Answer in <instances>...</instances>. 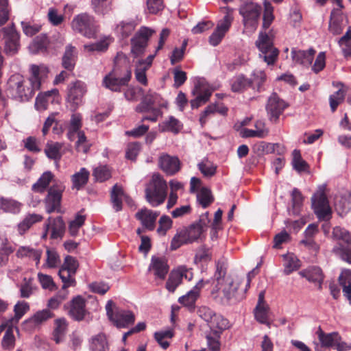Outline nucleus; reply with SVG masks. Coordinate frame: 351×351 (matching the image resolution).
I'll return each instance as SVG.
<instances>
[{"mask_svg": "<svg viewBox=\"0 0 351 351\" xmlns=\"http://www.w3.org/2000/svg\"><path fill=\"white\" fill-rule=\"evenodd\" d=\"M226 265L224 261L217 262L211 295L217 302L223 305H232L244 298L245 292L250 287L251 279L254 276V270L248 273L245 288L243 291H239V288L242 279L238 276H226Z\"/></svg>", "mask_w": 351, "mask_h": 351, "instance_id": "f257e3e1", "label": "nucleus"}, {"mask_svg": "<svg viewBox=\"0 0 351 351\" xmlns=\"http://www.w3.org/2000/svg\"><path fill=\"white\" fill-rule=\"evenodd\" d=\"M210 222L209 213L206 212L197 221L178 230L171 240V249L175 250L183 245L202 241Z\"/></svg>", "mask_w": 351, "mask_h": 351, "instance_id": "f03ea898", "label": "nucleus"}, {"mask_svg": "<svg viewBox=\"0 0 351 351\" xmlns=\"http://www.w3.org/2000/svg\"><path fill=\"white\" fill-rule=\"evenodd\" d=\"M114 67L112 71L103 79V86L112 91H120L131 79L132 73L128 69L127 56L119 52L114 58Z\"/></svg>", "mask_w": 351, "mask_h": 351, "instance_id": "7ed1b4c3", "label": "nucleus"}, {"mask_svg": "<svg viewBox=\"0 0 351 351\" xmlns=\"http://www.w3.org/2000/svg\"><path fill=\"white\" fill-rule=\"evenodd\" d=\"M31 75L27 79H19L16 83L17 97L21 101H28L41 86L42 80L47 77L48 69L44 65H32Z\"/></svg>", "mask_w": 351, "mask_h": 351, "instance_id": "20e7f679", "label": "nucleus"}, {"mask_svg": "<svg viewBox=\"0 0 351 351\" xmlns=\"http://www.w3.org/2000/svg\"><path fill=\"white\" fill-rule=\"evenodd\" d=\"M167 195V184L162 176L154 173L145 186V197L147 202L153 207L164 203Z\"/></svg>", "mask_w": 351, "mask_h": 351, "instance_id": "39448f33", "label": "nucleus"}, {"mask_svg": "<svg viewBox=\"0 0 351 351\" xmlns=\"http://www.w3.org/2000/svg\"><path fill=\"white\" fill-rule=\"evenodd\" d=\"M261 7L256 3L249 2L241 5L239 9L243 17L244 32L253 33L258 25Z\"/></svg>", "mask_w": 351, "mask_h": 351, "instance_id": "423d86ee", "label": "nucleus"}, {"mask_svg": "<svg viewBox=\"0 0 351 351\" xmlns=\"http://www.w3.org/2000/svg\"><path fill=\"white\" fill-rule=\"evenodd\" d=\"M256 46L260 51L259 57L268 66L275 64L278 57L279 51L274 46L273 39L271 36L266 33L261 32L256 41Z\"/></svg>", "mask_w": 351, "mask_h": 351, "instance_id": "0eeeda50", "label": "nucleus"}, {"mask_svg": "<svg viewBox=\"0 0 351 351\" xmlns=\"http://www.w3.org/2000/svg\"><path fill=\"white\" fill-rule=\"evenodd\" d=\"M71 27L73 32L88 38H94L97 32L94 18L86 13L75 16L71 23Z\"/></svg>", "mask_w": 351, "mask_h": 351, "instance_id": "6e6552de", "label": "nucleus"}, {"mask_svg": "<svg viewBox=\"0 0 351 351\" xmlns=\"http://www.w3.org/2000/svg\"><path fill=\"white\" fill-rule=\"evenodd\" d=\"M78 267L79 263L75 258L71 256L65 257L64 263L58 272V275L63 282V289L75 286L76 281L74 276Z\"/></svg>", "mask_w": 351, "mask_h": 351, "instance_id": "1a4fd4ad", "label": "nucleus"}, {"mask_svg": "<svg viewBox=\"0 0 351 351\" xmlns=\"http://www.w3.org/2000/svg\"><path fill=\"white\" fill-rule=\"evenodd\" d=\"M326 186H320L317 191L311 197L312 207L319 219L329 218L331 215V208L325 194Z\"/></svg>", "mask_w": 351, "mask_h": 351, "instance_id": "9d476101", "label": "nucleus"}, {"mask_svg": "<svg viewBox=\"0 0 351 351\" xmlns=\"http://www.w3.org/2000/svg\"><path fill=\"white\" fill-rule=\"evenodd\" d=\"M199 316L204 319L215 333L220 332L228 326V322L220 315L207 306H201L198 310Z\"/></svg>", "mask_w": 351, "mask_h": 351, "instance_id": "9b49d317", "label": "nucleus"}, {"mask_svg": "<svg viewBox=\"0 0 351 351\" xmlns=\"http://www.w3.org/2000/svg\"><path fill=\"white\" fill-rule=\"evenodd\" d=\"M114 303L109 300L106 305V310L109 319L118 328H126L134 322V315L128 311L118 310L115 313L112 311Z\"/></svg>", "mask_w": 351, "mask_h": 351, "instance_id": "f8f14e48", "label": "nucleus"}, {"mask_svg": "<svg viewBox=\"0 0 351 351\" xmlns=\"http://www.w3.org/2000/svg\"><path fill=\"white\" fill-rule=\"evenodd\" d=\"M0 37L5 39V51L8 54H14L19 48V34L14 25L0 29Z\"/></svg>", "mask_w": 351, "mask_h": 351, "instance_id": "ddd939ff", "label": "nucleus"}, {"mask_svg": "<svg viewBox=\"0 0 351 351\" xmlns=\"http://www.w3.org/2000/svg\"><path fill=\"white\" fill-rule=\"evenodd\" d=\"M63 190V186L58 184H53L49 189L45 200L46 211L48 213L60 211V203Z\"/></svg>", "mask_w": 351, "mask_h": 351, "instance_id": "4468645a", "label": "nucleus"}, {"mask_svg": "<svg viewBox=\"0 0 351 351\" xmlns=\"http://www.w3.org/2000/svg\"><path fill=\"white\" fill-rule=\"evenodd\" d=\"M288 106L287 104L281 99L276 93H273L268 99L266 110L271 121L276 122L280 115Z\"/></svg>", "mask_w": 351, "mask_h": 351, "instance_id": "2eb2a0df", "label": "nucleus"}, {"mask_svg": "<svg viewBox=\"0 0 351 351\" xmlns=\"http://www.w3.org/2000/svg\"><path fill=\"white\" fill-rule=\"evenodd\" d=\"M317 1L323 5L326 0H317ZM333 1L337 3L339 8L334 9L331 12L328 29L333 35H339L343 30V16L341 12L343 5L341 0H333Z\"/></svg>", "mask_w": 351, "mask_h": 351, "instance_id": "dca6fc26", "label": "nucleus"}, {"mask_svg": "<svg viewBox=\"0 0 351 351\" xmlns=\"http://www.w3.org/2000/svg\"><path fill=\"white\" fill-rule=\"evenodd\" d=\"M64 230V223L62 217L55 219L49 217L45 226V232L42 236L43 239L47 238L49 232H51V238L58 239L62 236Z\"/></svg>", "mask_w": 351, "mask_h": 351, "instance_id": "f3484780", "label": "nucleus"}, {"mask_svg": "<svg viewBox=\"0 0 351 351\" xmlns=\"http://www.w3.org/2000/svg\"><path fill=\"white\" fill-rule=\"evenodd\" d=\"M160 168L168 175H174L180 169V161L177 156L162 154L158 160Z\"/></svg>", "mask_w": 351, "mask_h": 351, "instance_id": "a211bd4d", "label": "nucleus"}, {"mask_svg": "<svg viewBox=\"0 0 351 351\" xmlns=\"http://www.w3.org/2000/svg\"><path fill=\"white\" fill-rule=\"evenodd\" d=\"M86 92V84L81 81H76L70 84L68 93V101L73 104L75 108L82 101Z\"/></svg>", "mask_w": 351, "mask_h": 351, "instance_id": "6ab92c4d", "label": "nucleus"}, {"mask_svg": "<svg viewBox=\"0 0 351 351\" xmlns=\"http://www.w3.org/2000/svg\"><path fill=\"white\" fill-rule=\"evenodd\" d=\"M159 212L154 211L147 208L141 209L135 215L136 218L141 221L142 226L149 230L154 229L156 221Z\"/></svg>", "mask_w": 351, "mask_h": 351, "instance_id": "aec40b11", "label": "nucleus"}, {"mask_svg": "<svg viewBox=\"0 0 351 351\" xmlns=\"http://www.w3.org/2000/svg\"><path fill=\"white\" fill-rule=\"evenodd\" d=\"M125 199L126 202L130 205H133V202L123 192L122 186L115 184L111 191L110 199L112 207L115 211L118 212L122 209V201Z\"/></svg>", "mask_w": 351, "mask_h": 351, "instance_id": "412c9836", "label": "nucleus"}, {"mask_svg": "<svg viewBox=\"0 0 351 351\" xmlns=\"http://www.w3.org/2000/svg\"><path fill=\"white\" fill-rule=\"evenodd\" d=\"M205 282L200 280L186 295L179 298L178 302L185 306L193 308L195 303L199 295L201 289L204 287Z\"/></svg>", "mask_w": 351, "mask_h": 351, "instance_id": "4be33fe9", "label": "nucleus"}, {"mask_svg": "<svg viewBox=\"0 0 351 351\" xmlns=\"http://www.w3.org/2000/svg\"><path fill=\"white\" fill-rule=\"evenodd\" d=\"M149 269L157 278L163 280L169 271V265L165 258L152 256Z\"/></svg>", "mask_w": 351, "mask_h": 351, "instance_id": "5701e85b", "label": "nucleus"}, {"mask_svg": "<svg viewBox=\"0 0 351 351\" xmlns=\"http://www.w3.org/2000/svg\"><path fill=\"white\" fill-rule=\"evenodd\" d=\"M90 351H110V345L106 335L99 333L93 336L89 340Z\"/></svg>", "mask_w": 351, "mask_h": 351, "instance_id": "b1692460", "label": "nucleus"}, {"mask_svg": "<svg viewBox=\"0 0 351 351\" xmlns=\"http://www.w3.org/2000/svg\"><path fill=\"white\" fill-rule=\"evenodd\" d=\"M315 53V51L313 49H309L306 51L293 50L291 56L295 63L308 66L312 64Z\"/></svg>", "mask_w": 351, "mask_h": 351, "instance_id": "393cba45", "label": "nucleus"}, {"mask_svg": "<svg viewBox=\"0 0 351 351\" xmlns=\"http://www.w3.org/2000/svg\"><path fill=\"white\" fill-rule=\"evenodd\" d=\"M43 251L40 249L34 248L29 246L20 247L17 252L16 256L19 258H28L36 262V265L40 263Z\"/></svg>", "mask_w": 351, "mask_h": 351, "instance_id": "a878e982", "label": "nucleus"}, {"mask_svg": "<svg viewBox=\"0 0 351 351\" xmlns=\"http://www.w3.org/2000/svg\"><path fill=\"white\" fill-rule=\"evenodd\" d=\"M70 315L75 320H82L86 314L85 302L83 298L78 296L72 300Z\"/></svg>", "mask_w": 351, "mask_h": 351, "instance_id": "bb28decb", "label": "nucleus"}, {"mask_svg": "<svg viewBox=\"0 0 351 351\" xmlns=\"http://www.w3.org/2000/svg\"><path fill=\"white\" fill-rule=\"evenodd\" d=\"M284 273L286 275L291 274L301 267L299 258L293 253H287L282 256Z\"/></svg>", "mask_w": 351, "mask_h": 351, "instance_id": "cd10ccee", "label": "nucleus"}, {"mask_svg": "<svg viewBox=\"0 0 351 351\" xmlns=\"http://www.w3.org/2000/svg\"><path fill=\"white\" fill-rule=\"evenodd\" d=\"M52 313L48 309L36 313L31 318L24 322L26 327L34 328L52 317Z\"/></svg>", "mask_w": 351, "mask_h": 351, "instance_id": "c85d7f7f", "label": "nucleus"}, {"mask_svg": "<svg viewBox=\"0 0 351 351\" xmlns=\"http://www.w3.org/2000/svg\"><path fill=\"white\" fill-rule=\"evenodd\" d=\"M316 333L321 346L324 348L333 347L335 342L340 339L338 332L325 333L321 327H319Z\"/></svg>", "mask_w": 351, "mask_h": 351, "instance_id": "c756f323", "label": "nucleus"}, {"mask_svg": "<svg viewBox=\"0 0 351 351\" xmlns=\"http://www.w3.org/2000/svg\"><path fill=\"white\" fill-rule=\"evenodd\" d=\"M339 282L342 287L343 295L351 304V270H343L339 277Z\"/></svg>", "mask_w": 351, "mask_h": 351, "instance_id": "7c9ffc66", "label": "nucleus"}, {"mask_svg": "<svg viewBox=\"0 0 351 351\" xmlns=\"http://www.w3.org/2000/svg\"><path fill=\"white\" fill-rule=\"evenodd\" d=\"M112 41V38L107 36L96 43L84 45V50L88 52H104L108 49Z\"/></svg>", "mask_w": 351, "mask_h": 351, "instance_id": "2f4dec72", "label": "nucleus"}, {"mask_svg": "<svg viewBox=\"0 0 351 351\" xmlns=\"http://www.w3.org/2000/svg\"><path fill=\"white\" fill-rule=\"evenodd\" d=\"M88 178L89 171L85 168H81L80 171L76 172L71 177L73 189L80 190L87 183Z\"/></svg>", "mask_w": 351, "mask_h": 351, "instance_id": "473e14b6", "label": "nucleus"}, {"mask_svg": "<svg viewBox=\"0 0 351 351\" xmlns=\"http://www.w3.org/2000/svg\"><path fill=\"white\" fill-rule=\"evenodd\" d=\"M228 112V108L223 104H211L209 105L202 112L199 117V122L202 126L206 122V117L215 112H218L220 114L225 115Z\"/></svg>", "mask_w": 351, "mask_h": 351, "instance_id": "72a5a7b5", "label": "nucleus"}, {"mask_svg": "<svg viewBox=\"0 0 351 351\" xmlns=\"http://www.w3.org/2000/svg\"><path fill=\"white\" fill-rule=\"evenodd\" d=\"M182 128V124L173 117H170L167 120L159 124V130L161 132H171L178 133Z\"/></svg>", "mask_w": 351, "mask_h": 351, "instance_id": "f704fd0d", "label": "nucleus"}, {"mask_svg": "<svg viewBox=\"0 0 351 351\" xmlns=\"http://www.w3.org/2000/svg\"><path fill=\"white\" fill-rule=\"evenodd\" d=\"M76 51L75 47L68 45L62 57V66L67 70L71 71L75 64Z\"/></svg>", "mask_w": 351, "mask_h": 351, "instance_id": "c9c22d12", "label": "nucleus"}, {"mask_svg": "<svg viewBox=\"0 0 351 351\" xmlns=\"http://www.w3.org/2000/svg\"><path fill=\"white\" fill-rule=\"evenodd\" d=\"M251 86V80L242 74L234 77L231 80V88L233 92H242Z\"/></svg>", "mask_w": 351, "mask_h": 351, "instance_id": "e433bc0d", "label": "nucleus"}, {"mask_svg": "<svg viewBox=\"0 0 351 351\" xmlns=\"http://www.w3.org/2000/svg\"><path fill=\"white\" fill-rule=\"evenodd\" d=\"M340 88L337 91L331 95L329 97L330 107L332 112H335L338 106L341 104L345 99L347 88L343 84H339Z\"/></svg>", "mask_w": 351, "mask_h": 351, "instance_id": "4c0bfd02", "label": "nucleus"}, {"mask_svg": "<svg viewBox=\"0 0 351 351\" xmlns=\"http://www.w3.org/2000/svg\"><path fill=\"white\" fill-rule=\"evenodd\" d=\"M67 324L64 318L58 319L55 321V328L53 333V340L56 343H60L62 341L66 330Z\"/></svg>", "mask_w": 351, "mask_h": 351, "instance_id": "58836bf2", "label": "nucleus"}, {"mask_svg": "<svg viewBox=\"0 0 351 351\" xmlns=\"http://www.w3.org/2000/svg\"><path fill=\"white\" fill-rule=\"evenodd\" d=\"M300 274L305 277L308 281L317 282L319 285L323 281L324 276L319 267H313L300 272Z\"/></svg>", "mask_w": 351, "mask_h": 351, "instance_id": "ea45409f", "label": "nucleus"}, {"mask_svg": "<svg viewBox=\"0 0 351 351\" xmlns=\"http://www.w3.org/2000/svg\"><path fill=\"white\" fill-rule=\"evenodd\" d=\"M62 148V143L58 142H50L46 145L45 152L49 158L57 161L61 158L62 154L60 151Z\"/></svg>", "mask_w": 351, "mask_h": 351, "instance_id": "a19ab883", "label": "nucleus"}, {"mask_svg": "<svg viewBox=\"0 0 351 351\" xmlns=\"http://www.w3.org/2000/svg\"><path fill=\"white\" fill-rule=\"evenodd\" d=\"M254 317L257 322L261 324H266L268 326L270 325L269 321V308L267 305H256L254 311Z\"/></svg>", "mask_w": 351, "mask_h": 351, "instance_id": "79ce46f5", "label": "nucleus"}, {"mask_svg": "<svg viewBox=\"0 0 351 351\" xmlns=\"http://www.w3.org/2000/svg\"><path fill=\"white\" fill-rule=\"evenodd\" d=\"M43 217L38 214L27 215L19 226V232L21 234H24L33 224L40 221Z\"/></svg>", "mask_w": 351, "mask_h": 351, "instance_id": "37998d69", "label": "nucleus"}, {"mask_svg": "<svg viewBox=\"0 0 351 351\" xmlns=\"http://www.w3.org/2000/svg\"><path fill=\"white\" fill-rule=\"evenodd\" d=\"M58 95V90L57 89H52L51 90H49L45 92L43 94H39L36 99V106L38 109H45L47 107V102L51 99V97L53 96L54 97L51 101L55 99V97Z\"/></svg>", "mask_w": 351, "mask_h": 351, "instance_id": "c03bdc74", "label": "nucleus"}, {"mask_svg": "<svg viewBox=\"0 0 351 351\" xmlns=\"http://www.w3.org/2000/svg\"><path fill=\"white\" fill-rule=\"evenodd\" d=\"M180 273L177 269L171 271L166 282L165 287L168 291L173 293L177 287L182 283Z\"/></svg>", "mask_w": 351, "mask_h": 351, "instance_id": "a18cd8bd", "label": "nucleus"}, {"mask_svg": "<svg viewBox=\"0 0 351 351\" xmlns=\"http://www.w3.org/2000/svg\"><path fill=\"white\" fill-rule=\"evenodd\" d=\"M29 304L24 301L17 302L14 308V316L8 319L12 324L16 325L20 319L29 311Z\"/></svg>", "mask_w": 351, "mask_h": 351, "instance_id": "49530a36", "label": "nucleus"}, {"mask_svg": "<svg viewBox=\"0 0 351 351\" xmlns=\"http://www.w3.org/2000/svg\"><path fill=\"white\" fill-rule=\"evenodd\" d=\"M147 45V41L145 38H140L135 35L132 39L131 52L134 58L142 55L144 53L145 48Z\"/></svg>", "mask_w": 351, "mask_h": 351, "instance_id": "de8ad7c7", "label": "nucleus"}, {"mask_svg": "<svg viewBox=\"0 0 351 351\" xmlns=\"http://www.w3.org/2000/svg\"><path fill=\"white\" fill-rule=\"evenodd\" d=\"M0 208L4 212L11 213H18L21 210V204L15 200L0 198Z\"/></svg>", "mask_w": 351, "mask_h": 351, "instance_id": "09e8293b", "label": "nucleus"}, {"mask_svg": "<svg viewBox=\"0 0 351 351\" xmlns=\"http://www.w3.org/2000/svg\"><path fill=\"white\" fill-rule=\"evenodd\" d=\"M136 24L131 21H121L116 27V32L123 38L129 36L134 30Z\"/></svg>", "mask_w": 351, "mask_h": 351, "instance_id": "8fccbe9b", "label": "nucleus"}, {"mask_svg": "<svg viewBox=\"0 0 351 351\" xmlns=\"http://www.w3.org/2000/svg\"><path fill=\"white\" fill-rule=\"evenodd\" d=\"M14 324H10V326L5 330L4 336L3 337L1 345L4 349L12 350L15 345V337L14 335V328L17 330V328Z\"/></svg>", "mask_w": 351, "mask_h": 351, "instance_id": "3c124183", "label": "nucleus"}, {"mask_svg": "<svg viewBox=\"0 0 351 351\" xmlns=\"http://www.w3.org/2000/svg\"><path fill=\"white\" fill-rule=\"evenodd\" d=\"M338 43L345 57H351V29H348L346 34L339 40Z\"/></svg>", "mask_w": 351, "mask_h": 351, "instance_id": "603ef678", "label": "nucleus"}, {"mask_svg": "<svg viewBox=\"0 0 351 351\" xmlns=\"http://www.w3.org/2000/svg\"><path fill=\"white\" fill-rule=\"evenodd\" d=\"M274 20V8L271 4L265 1L264 2V12L263 17V28L267 29Z\"/></svg>", "mask_w": 351, "mask_h": 351, "instance_id": "864d4df0", "label": "nucleus"}, {"mask_svg": "<svg viewBox=\"0 0 351 351\" xmlns=\"http://www.w3.org/2000/svg\"><path fill=\"white\" fill-rule=\"evenodd\" d=\"M53 178V176L50 171L45 172L37 182L33 185V190L36 192H43L49 186Z\"/></svg>", "mask_w": 351, "mask_h": 351, "instance_id": "5fc2aeb1", "label": "nucleus"}, {"mask_svg": "<svg viewBox=\"0 0 351 351\" xmlns=\"http://www.w3.org/2000/svg\"><path fill=\"white\" fill-rule=\"evenodd\" d=\"M267 80V75L263 70L255 69L253 71L251 75L250 80L252 82V85L254 84L256 87L257 91L260 92L262 90L263 84Z\"/></svg>", "mask_w": 351, "mask_h": 351, "instance_id": "6e6d98bb", "label": "nucleus"}, {"mask_svg": "<svg viewBox=\"0 0 351 351\" xmlns=\"http://www.w3.org/2000/svg\"><path fill=\"white\" fill-rule=\"evenodd\" d=\"M173 336V333L171 330H161L154 334L155 339L163 349H167L169 346L167 339H171Z\"/></svg>", "mask_w": 351, "mask_h": 351, "instance_id": "4d7b16f0", "label": "nucleus"}, {"mask_svg": "<svg viewBox=\"0 0 351 351\" xmlns=\"http://www.w3.org/2000/svg\"><path fill=\"white\" fill-rule=\"evenodd\" d=\"M293 160L292 165L293 169L298 172L305 171L307 170L308 165L307 163L302 158L300 152L299 150L295 149L292 153Z\"/></svg>", "mask_w": 351, "mask_h": 351, "instance_id": "13d9d810", "label": "nucleus"}, {"mask_svg": "<svg viewBox=\"0 0 351 351\" xmlns=\"http://www.w3.org/2000/svg\"><path fill=\"white\" fill-rule=\"evenodd\" d=\"M197 166L205 177H212L216 173L217 166L208 160H203Z\"/></svg>", "mask_w": 351, "mask_h": 351, "instance_id": "bf43d9fd", "label": "nucleus"}, {"mask_svg": "<svg viewBox=\"0 0 351 351\" xmlns=\"http://www.w3.org/2000/svg\"><path fill=\"white\" fill-rule=\"evenodd\" d=\"M197 199L199 204L203 207L206 208L213 201L210 190L202 188L197 194Z\"/></svg>", "mask_w": 351, "mask_h": 351, "instance_id": "052dcab7", "label": "nucleus"}, {"mask_svg": "<svg viewBox=\"0 0 351 351\" xmlns=\"http://www.w3.org/2000/svg\"><path fill=\"white\" fill-rule=\"evenodd\" d=\"M85 221V216L77 214L75 219L71 221L69 226V231L71 236L75 237L78 234L80 228Z\"/></svg>", "mask_w": 351, "mask_h": 351, "instance_id": "680f3d73", "label": "nucleus"}, {"mask_svg": "<svg viewBox=\"0 0 351 351\" xmlns=\"http://www.w3.org/2000/svg\"><path fill=\"white\" fill-rule=\"evenodd\" d=\"M173 221L167 215H162L158 221V228L157 233L160 236H165L167 231L172 227Z\"/></svg>", "mask_w": 351, "mask_h": 351, "instance_id": "e2e57ef3", "label": "nucleus"}, {"mask_svg": "<svg viewBox=\"0 0 351 351\" xmlns=\"http://www.w3.org/2000/svg\"><path fill=\"white\" fill-rule=\"evenodd\" d=\"M332 237L335 239L342 241L346 243H351V235L348 231L341 227L334 228Z\"/></svg>", "mask_w": 351, "mask_h": 351, "instance_id": "0e129e2a", "label": "nucleus"}, {"mask_svg": "<svg viewBox=\"0 0 351 351\" xmlns=\"http://www.w3.org/2000/svg\"><path fill=\"white\" fill-rule=\"evenodd\" d=\"M68 291H66V289H63L62 288L61 291L49 300L48 306L52 309L57 308L59 305L66 299Z\"/></svg>", "mask_w": 351, "mask_h": 351, "instance_id": "69168bd1", "label": "nucleus"}, {"mask_svg": "<svg viewBox=\"0 0 351 351\" xmlns=\"http://www.w3.org/2000/svg\"><path fill=\"white\" fill-rule=\"evenodd\" d=\"M93 176L99 182H104L111 177V172L106 166H99L93 171Z\"/></svg>", "mask_w": 351, "mask_h": 351, "instance_id": "338daca9", "label": "nucleus"}, {"mask_svg": "<svg viewBox=\"0 0 351 351\" xmlns=\"http://www.w3.org/2000/svg\"><path fill=\"white\" fill-rule=\"evenodd\" d=\"M21 24L23 33L27 36L35 35L41 28L39 24L32 23L29 21H22Z\"/></svg>", "mask_w": 351, "mask_h": 351, "instance_id": "774afa93", "label": "nucleus"}]
</instances>
